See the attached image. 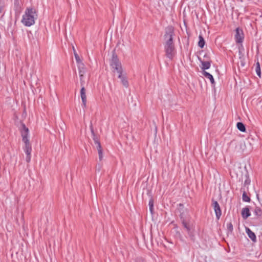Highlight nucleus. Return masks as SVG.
<instances>
[{
  "instance_id": "nucleus-1",
  "label": "nucleus",
  "mask_w": 262,
  "mask_h": 262,
  "mask_svg": "<svg viewBox=\"0 0 262 262\" xmlns=\"http://www.w3.org/2000/svg\"><path fill=\"white\" fill-rule=\"evenodd\" d=\"M164 38L165 42L164 44L165 56L170 60H172L176 54V49L173 41L174 36V27L168 26L165 28Z\"/></svg>"
},
{
  "instance_id": "nucleus-2",
  "label": "nucleus",
  "mask_w": 262,
  "mask_h": 262,
  "mask_svg": "<svg viewBox=\"0 0 262 262\" xmlns=\"http://www.w3.org/2000/svg\"><path fill=\"white\" fill-rule=\"evenodd\" d=\"M18 130L22 138V141L24 144L23 149L26 154V161L27 163H29L31 158L32 152V146L29 140V129L25 123L20 121Z\"/></svg>"
},
{
  "instance_id": "nucleus-3",
  "label": "nucleus",
  "mask_w": 262,
  "mask_h": 262,
  "mask_svg": "<svg viewBox=\"0 0 262 262\" xmlns=\"http://www.w3.org/2000/svg\"><path fill=\"white\" fill-rule=\"evenodd\" d=\"M177 210L179 213V216L183 227L192 225L191 222V216L189 214V210L185 207L183 204H178Z\"/></svg>"
},
{
  "instance_id": "nucleus-4",
  "label": "nucleus",
  "mask_w": 262,
  "mask_h": 262,
  "mask_svg": "<svg viewBox=\"0 0 262 262\" xmlns=\"http://www.w3.org/2000/svg\"><path fill=\"white\" fill-rule=\"evenodd\" d=\"M35 16H37L36 10L31 7L27 8L21 21L25 26L30 27L34 24Z\"/></svg>"
},
{
  "instance_id": "nucleus-5",
  "label": "nucleus",
  "mask_w": 262,
  "mask_h": 262,
  "mask_svg": "<svg viewBox=\"0 0 262 262\" xmlns=\"http://www.w3.org/2000/svg\"><path fill=\"white\" fill-rule=\"evenodd\" d=\"M112 57L110 59V66L113 69H115L120 66H121V63L119 60V59L118 57V55H117L116 53L115 49H114L112 52Z\"/></svg>"
},
{
  "instance_id": "nucleus-6",
  "label": "nucleus",
  "mask_w": 262,
  "mask_h": 262,
  "mask_svg": "<svg viewBox=\"0 0 262 262\" xmlns=\"http://www.w3.org/2000/svg\"><path fill=\"white\" fill-rule=\"evenodd\" d=\"M211 201V206L214 210L216 218L219 220L222 215L221 208L217 201L215 200L214 199H212Z\"/></svg>"
},
{
  "instance_id": "nucleus-7",
  "label": "nucleus",
  "mask_w": 262,
  "mask_h": 262,
  "mask_svg": "<svg viewBox=\"0 0 262 262\" xmlns=\"http://www.w3.org/2000/svg\"><path fill=\"white\" fill-rule=\"evenodd\" d=\"M235 40L236 43H241L244 39V34L242 28L237 27L235 29Z\"/></svg>"
},
{
  "instance_id": "nucleus-8",
  "label": "nucleus",
  "mask_w": 262,
  "mask_h": 262,
  "mask_svg": "<svg viewBox=\"0 0 262 262\" xmlns=\"http://www.w3.org/2000/svg\"><path fill=\"white\" fill-rule=\"evenodd\" d=\"M198 60L201 62L202 66L201 67V69L203 71H205L206 70H208L210 68L211 63H212L211 60H202L200 57H198Z\"/></svg>"
},
{
  "instance_id": "nucleus-9",
  "label": "nucleus",
  "mask_w": 262,
  "mask_h": 262,
  "mask_svg": "<svg viewBox=\"0 0 262 262\" xmlns=\"http://www.w3.org/2000/svg\"><path fill=\"white\" fill-rule=\"evenodd\" d=\"M85 89L84 86H82L80 90V96L82 100V107L84 108L86 106V96L85 94Z\"/></svg>"
},
{
  "instance_id": "nucleus-10",
  "label": "nucleus",
  "mask_w": 262,
  "mask_h": 262,
  "mask_svg": "<svg viewBox=\"0 0 262 262\" xmlns=\"http://www.w3.org/2000/svg\"><path fill=\"white\" fill-rule=\"evenodd\" d=\"M184 228L186 230L190 240L192 242H194L195 241V237L193 230H192V225L188 226Z\"/></svg>"
},
{
  "instance_id": "nucleus-11",
  "label": "nucleus",
  "mask_w": 262,
  "mask_h": 262,
  "mask_svg": "<svg viewBox=\"0 0 262 262\" xmlns=\"http://www.w3.org/2000/svg\"><path fill=\"white\" fill-rule=\"evenodd\" d=\"M241 215L243 219L246 220L251 215V212L250 211V206H246L243 208L241 211Z\"/></svg>"
},
{
  "instance_id": "nucleus-12",
  "label": "nucleus",
  "mask_w": 262,
  "mask_h": 262,
  "mask_svg": "<svg viewBox=\"0 0 262 262\" xmlns=\"http://www.w3.org/2000/svg\"><path fill=\"white\" fill-rule=\"evenodd\" d=\"M246 232L249 238H250L253 242L255 243L256 242V236L255 234L249 228H246Z\"/></svg>"
},
{
  "instance_id": "nucleus-13",
  "label": "nucleus",
  "mask_w": 262,
  "mask_h": 262,
  "mask_svg": "<svg viewBox=\"0 0 262 262\" xmlns=\"http://www.w3.org/2000/svg\"><path fill=\"white\" fill-rule=\"evenodd\" d=\"M202 74L204 77L210 80L212 86L214 88L215 82L213 76L211 74L206 71H203Z\"/></svg>"
},
{
  "instance_id": "nucleus-14",
  "label": "nucleus",
  "mask_w": 262,
  "mask_h": 262,
  "mask_svg": "<svg viewBox=\"0 0 262 262\" xmlns=\"http://www.w3.org/2000/svg\"><path fill=\"white\" fill-rule=\"evenodd\" d=\"M90 128L91 132V134L92 135V138H93V140H94L95 144L98 143V142H100L99 138L98 136H97L96 135V134H95V133L94 132L92 122H91V123H90Z\"/></svg>"
},
{
  "instance_id": "nucleus-15",
  "label": "nucleus",
  "mask_w": 262,
  "mask_h": 262,
  "mask_svg": "<svg viewBox=\"0 0 262 262\" xmlns=\"http://www.w3.org/2000/svg\"><path fill=\"white\" fill-rule=\"evenodd\" d=\"M241 191L243 192L242 194V200L245 202L249 203L251 202V198L249 196H248L244 188H242L241 189Z\"/></svg>"
},
{
  "instance_id": "nucleus-16",
  "label": "nucleus",
  "mask_w": 262,
  "mask_h": 262,
  "mask_svg": "<svg viewBox=\"0 0 262 262\" xmlns=\"http://www.w3.org/2000/svg\"><path fill=\"white\" fill-rule=\"evenodd\" d=\"M253 212L256 218L261 219L262 217V209L259 207L256 206Z\"/></svg>"
},
{
  "instance_id": "nucleus-17",
  "label": "nucleus",
  "mask_w": 262,
  "mask_h": 262,
  "mask_svg": "<svg viewBox=\"0 0 262 262\" xmlns=\"http://www.w3.org/2000/svg\"><path fill=\"white\" fill-rule=\"evenodd\" d=\"M205 40L203 37V36L201 34H200L199 36V41H198V46L201 48L203 49L205 45Z\"/></svg>"
},
{
  "instance_id": "nucleus-18",
  "label": "nucleus",
  "mask_w": 262,
  "mask_h": 262,
  "mask_svg": "<svg viewBox=\"0 0 262 262\" xmlns=\"http://www.w3.org/2000/svg\"><path fill=\"white\" fill-rule=\"evenodd\" d=\"M236 127L239 131L245 133L246 132V126L242 122H238L236 123Z\"/></svg>"
},
{
  "instance_id": "nucleus-19",
  "label": "nucleus",
  "mask_w": 262,
  "mask_h": 262,
  "mask_svg": "<svg viewBox=\"0 0 262 262\" xmlns=\"http://www.w3.org/2000/svg\"><path fill=\"white\" fill-rule=\"evenodd\" d=\"M149 207L150 213L153 215L154 213V199H150L149 201Z\"/></svg>"
},
{
  "instance_id": "nucleus-20",
  "label": "nucleus",
  "mask_w": 262,
  "mask_h": 262,
  "mask_svg": "<svg viewBox=\"0 0 262 262\" xmlns=\"http://www.w3.org/2000/svg\"><path fill=\"white\" fill-rule=\"evenodd\" d=\"M119 78L120 79L121 83L122 84V85L123 86H124L125 88H127L128 86V85H129L128 82L126 77L125 75H124V76L121 77V78Z\"/></svg>"
},
{
  "instance_id": "nucleus-21",
  "label": "nucleus",
  "mask_w": 262,
  "mask_h": 262,
  "mask_svg": "<svg viewBox=\"0 0 262 262\" xmlns=\"http://www.w3.org/2000/svg\"><path fill=\"white\" fill-rule=\"evenodd\" d=\"M227 234H232L233 230V227L231 222H230L227 224Z\"/></svg>"
},
{
  "instance_id": "nucleus-22",
  "label": "nucleus",
  "mask_w": 262,
  "mask_h": 262,
  "mask_svg": "<svg viewBox=\"0 0 262 262\" xmlns=\"http://www.w3.org/2000/svg\"><path fill=\"white\" fill-rule=\"evenodd\" d=\"M255 71H256L257 75L259 78H261L260 66V63L258 61H257L256 64Z\"/></svg>"
},
{
  "instance_id": "nucleus-23",
  "label": "nucleus",
  "mask_w": 262,
  "mask_h": 262,
  "mask_svg": "<svg viewBox=\"0 0 262 262\" xmlns=\"http://www.w3.org/2000/svg\"><path fill=\"white\" fill-rule=\"evenodd\" d=\"M79 74H84L85 72L84 63L78 64Z\"/></svg>"
},
{
  "instance_id": "nucleus-24",
  "label": "nucleus",
  "mask_w": 262,
  "mask_h": 262,
  "mask_svg": "<svg viewBox=\"0 0 262 262\" xmlns=\"http://www.w3.org/2000/svg\"><path fill=\"white\" fill-rule=\"evenodd\" d=\"M114 70L116 71L117 73L119 74L118 78H121V77L124 76V75H123V69L122 65L114 69Z\"/></svg>"
},
{
  "instance_id": "nucleus-25",
  "label": "nucleus",
  "mask_w": 262,
  "mask_h": 262,
  "mask_svg": "<svg viewBox=\"0 0 262 262\" xmlns=\"http://www.w3.org/2000/svg\"><path fill=\"white\" fill-rule=\"evenodd\" d=\"M130 262H146V260L142 257H137L133 259Z\"/></svg>"
},
{
  "instance_id": "nucleus-26",
  "label": "nucleus",
  "mask_w": 262,
  "mask_h": 262,
  "mask_svg": "<svg viewBox=\"0 0 262 262\" xmlns=\"http://www.w3.org/2000/svg\"><path fill=\"white\" fill-rule=\"evenodd\" d=\"M74 56H75L76 62L78 64H79L80 63H83L77 53H75Z\"/></svg>"
},
{
  "instance_id": "nucleus-27",
  "label": "nucleus",
  "mask_w": 262,
  "mask_h": 262,
  "mask_svg": "<svg viewBox=\"0 0 262 262\" xmlns=\"http://www.w3.org/2000/svg\"><path fill=\"white\" fill-rule=\"evenodd\" d=\"M238 50H239V51H238V55H239V59H242L244 57V55L242 53V51L241 50L240 47H239Z\"/></svg>"
},
{
  "instance_id": "nucleus-28",
  "label": "nucleus",
  "mask_w": 262,
  "mask_h": 262,
  "mask_svg": "<svg viewBox=\"0 0 262 262\" xmlns=\"http://www.w3.org/2000/svg\"><path fill=\"white\" fill-rule=\"evenodd\" d=\"M96 148L98 150V152L100 151V150H102V148L100 142H99L98 143H96Z\"/></svg>"
},
{
  "instance_id": "nucleus-29",
  "label": "nucleus",
  "mask_w": 262,
  "mask_h": 262,
  "mask_svg": "<svg viewBox=\"0 0 262 262\" xmlns=\"http://www.w3.org/2000/svg\"><path fill=\"white\" fill-rule=\"evenodd\" d=\"M98 155H99V160L101 161L103 158V150H100V151H98Z\"/></svg>"
},
{
  "instance_id": "nucleus-30",
  "label": "nucleus",
  "mask_w": 262,
  "mask_h": 262,
  "mask_svg": "<svg viewBox=\"0 0 262 262\" xmlns=\"http://www.w3.org/2000/svg\"><path fill=\"white\" fill-rule=\"evenodd\" d=\"M147 194L149 197L150 199H154L152 195V192L151 190L150 189L147 190Z\"/></svg>"
},
{
  "instance_id": "nucleus-31",
  "label": "nucleus",
  "mask_w": 262,
  "mask_h": 262,
  "mask_svg": "<svg viewBox=\"0 0 262 262\" xmlns=\"http://www.w3.org/2000/svg\"><path fill=\"white\" fill-rule=\"evenodd\" d=\"M251 183L250 179H246L244 182V186L249 185Z\"/></svg>"
},
{
  "instance_id": "nucleus-32",
  "label": "nucleus",
  "mask_w": 262,
  "mask_h": 262,
  "mask_svg": "<svg viewBox=\"0 0 262 262\" xmlns=\"http://www.w3.org/2000/svg\"><path fill=\"white\" fill-rule=\"evenodd\" d=\"M83 75L84 74H79V77H80V83H81V85L82 86H83V82H84L83 80H82V79L83 78Z\"/></svg>"
},
{
  "instance_id": "nucleus-33",
  "label": "nucleus",
  "mask_w": 262,
  "mask_h": 262,
  "mask_svg": "<svg viewBox=\"0 0 262 262\" xmlns=\"http://www.w3.org/2000/svg\"><path fill=\"white\" fill-rule=\"evenodd\" d=\"M14 8L15 7V9L14 8V11H15V17H16V0H14Z\"/></svg>"
},
{
  "instance_id": "nucleus-34",
  "label": "nucleus",
  "mask_w": 262,
  "mask_h": 262,
  "mask_svg": "<svg viewBox=\"0 0 262 262\" xmlns=\"http://www.w3.org/2000/svg\"><path fill=\"white\" fill-rule=\"evenodd\" d=\"M204 58L206 59V60H211L209 56L207 54H205L204 55Z\"/></svg>"
},
{
  "instance_id": "nucleus-35",
  "label": "nucleus",
  "mask_w": 262,
  "mask_h": 262,
  "mask_svg": "<svg viewBox=\"0 0 262 262\" xmlns=\"http://www.w3.org/2000/svg\"><path fill=\"white\" fill-rule=\"evenodd\" d=\"M245 177L246 179H250L249 173L247 170L246 171V173L245 174Z\"/></svg>"
},
{
  "instance_id": "nucleus-36",
  "label": "nucleus",
  "mask_w": 262,
  "mask_h": 262,
  "mask_svg": "<svg viewBox=\"0 0 262 262\" xmlns=\"http://www.w3.org/2000/svg\"><path fill=\"white\" fill-rule=\"evenodd\" d=\"M256 198H257V200L258 201V202L260 203V198H259L258 193H256Z\"/></svg>"
},
{
  "instance_id": "nucleus-37",
  "label": "nucleus",
  "mask_w": 262,
  "mask_h": 262,
  "mask_svg": "<svg viewBox=\"0 0 262 262\" xmlns=\"http://www.w3.org/2000/svg\"><path fill=\"white\" fill-rule=\"evenodd\" d=\"M241 66H243V67H244V66H245V62H243V61H242V59H241Z\"/></svg>"
},
{
  "instance_id": "nucleus-38",
  "label": "nucleus",
  "mask_w": 262,
  "mask_h": 262,
  "mask_svg": "<svg viewBox=\"0 0 262 262\" xmlns=\"http://www.w3.org/2000/svg\"><path fill=\"white\" fill-rule=\"evenodd\" d=\"M21 221L23 222H24V213L23 212H22V214H21Z\"/></svg>"
},
{
  "instance_id": "nucleus-39",
  "label": "nucleus",
  "mask_w": 262,
  "mask_h": 262,
  "mask_svg": "<svg viewBox=\"0 0 262 262\" xmlns=\"http://www.w3.org/2000/svg\"><path fill=\"white\" fill-rule=\"evenodd\" d=\"M186 45H187V46H189V37H188L187 38Z\"/></svg>"
},
{
  "instance_id": "nucleus-40",
  "label": "nucleus",
  "mask_w": 262,
  "mask_h": 262,
  "mask_svg": "<svg viewBox=\"0 0 262 262\" xmlns=\"http://www.w3.org/2000/svg\"><path fill=\"white\" fill-rule=\"evenodd\" d=\"M177 234L179 235V236H180V237H182V235H181V234L180 233V232H178H178H177Z\"/></svg>"
},
{
  "instance_id": "nucleus-41",
  "label": "nucleus",
  "mask_w": 262,
  "mask_h": 262,
  "mask_svg": "<svg viewBox=\"0 0 262 262\" xmlns=\"http://www.w3.org/2000/svg\"><path fill=\"white\" fill-rule=\"evenodd\" d=\"M150 238H151V242L152 243V234L151 233L150 234Z\"/></svg>"
},
{
  "instance_id": "nucleus-42",
  "label": "nucleus",
  "mask_w": 262,
  "mask_h": 262,
  "mask_svg": "<svg viewBox=\"0 0 262 262\" xmlns=\"http://www.w3.org/2000/svg\"><path fill=\"white\" fill-rule=\"evenodd\" d=\"M73 50H74V54L75 55V53H77L76 51L74 49V48L73 47Z\"/></svg>"
},
{
  "instance_id": "nucleus-43",
  "label": "nucleus",
  "mask_w": 262,
  "mask_h": 262,
  "mask_svg": "<svg viewBox=\"0 0 262 262\" xmlns=\"http://www.w3.org/2000/svg\"><path fill=\"white\" fill-rule=\"evenodd\" d=\"M240 48H241V50L242 49V50H244V48H243V46H242V45H241V47H240Z\"/></svg>"
},
{
  "instance_id": "nucleus-44",
  "label": "nucleus",
  "mask_w": 262,
  "mask_h": 262,
  "mask_svg": "<svg viewBox=\"0 0 262 262\" xmlns=\"http://www.w3.org/2000/svg\"><path fill=\"white\" fill-rule=\"evenodd\" d=\"M16 23V18H15V20L14 21V24H15Z\"/></svg>"
},
{
  "instance_id": "nucleus-45",
  "label": "nucleus",
  "mask_w": 262,
  "mask_h": 262,
  "mask_svg": "<svg viewBox=\"0 0 262 262\" xmlns=\"http://www.w3.org/2000/svg\"><path fill=\"white\" fill-rule=\"evenodd\" d=\"M23 228H24V229L25 228V226H24V225H23Z\"/></svg>"
}]
</instances>
